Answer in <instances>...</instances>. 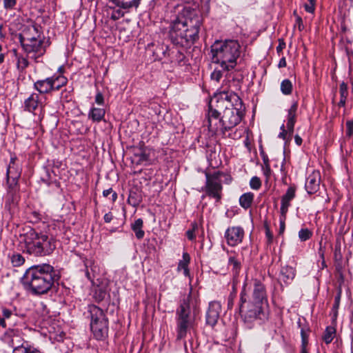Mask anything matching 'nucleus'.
<instances>
[{
	"instance_id": "1",
	"label": "nucleus",
	"mask_w": 353,
	"mask_h": 353,
	"mask_svg": "<svg viewBox=\"0 0 353 353\" xmlns=\"http://www.w3.org/2000/svg\"><path fill=\"white\" fill-rule=\"evenodd\" d=\"M241 99L234 92L222 91L214 95L208 105L207 114L209 131L225 136L236 126L243 116Z\"/></svg>"
},
{
	"instance_id": "2",
	"label": "nucleus",
	"mask_w": 353,
	"mask_h": 353,
	"mask_svg": "<svg viewBox=\"0 0 353 353\" xmlns=\"http://www.w3.org/2000/svg\"><path fill=\"white\" fill-rule=\"evenodd\" d=\"M201 25L202 17L198 12L185 7L171 21L169 38L174 45L190 46L199 39Z\"/></svg>"
},
{
	"instance_id": "3",
	"label": "nucleus",
	"mask_w": 353,
	"mask_h": 353,
	"mask_svg": "<svg viewBox=\"0 0 353 353\" xmlns=\"http://www.w3.org/2000/svg\"><path fill=\"white\" fill-rule=\"evenodd\" d=\"M247 283L243 285L240 294L239 310L245 323L260 321L263 323L268 319V301L264 284L258 279L253 281L251 294L247 292Z\"/></svg>"
},
{
	"instance_id": "4",
	"label": "nucleus",
	"mask_w": 353,
	"mask_h": 353,
	"mask_svg": "<svg viewBox=\"0 0 353 353\" xmlns=\"http://www.w3.org/2000/svg\"><path fill=\"white\" fill-rule=\"evenodd\" d=\"M59 279L54 267L43 263L32 265L25 272L21 278L24 289L32 294L41 295L48 293L55 281Z\"/></svg>"
},
{
	"instance_id": "5",
	"label": "nucleus",
	"mask_w": 353,
	"mask_h": 353,
	"mask_svg": "<svg viewBox=\"0 0 353 353\" xmlns=\"http://www.w3.org/2000/svg\"><path fill=\"white\" fill-rule=\"evenodd\" d=\"M212 61L219 64L225 71L233 70L241 53V46L237 40H216L211 46Z\"/></svg>"
},
{
	"instance_id": "6",
	"label": "nucleus",
	"mask_w": 353,
	"mask_h": 353,
	"mask_svg": "<svg viewBox=\"0 0 353 353\" xmlns=\"http://www.w3.org/2000/svg\"><path fill=\"white\" fill-rule=\"evenodd\" d=\"M199 305L198 294L193 293L191 289L189 294L183 299L176 311L177 339H182L186 336L188 329L194 322L195 316L199 313Z\"/></svg>"
},
{
	"instance_id": "7",
	"label": "nucleus",
	"mask_w": 353,
	"mask_h": 353,
	"mask_svg": "<svg viewBox=\"0 0 353 353\" xmlns=\"http://www.w3.org/2000/svg\"><path fill=\"white\" fill-rule=\"evenodd\" d=\"M24 251L36 256L50 254L56 248V241L52 235L30 230L23 236Z\"/></svg>"
},
{
	"instance_id": "8",
	"label": "nucleus",
	"mask_w": 353,
	"mask_h": 353,
	"mask_svg": "<svg viewBox=\"0 0 353 353\" xmlns=\"http://www.w3.org/2000/svg\"><path fill=\"white\" fill-rule=\"evenodd\" d=\"M88 312L90 318V329L97 340H103L108 334V319L103 310L99 307L91 304L88 306Z\"/></svg>"
},
{
	"instance_id": "9",
	"label": "nucleus",
	"mask_w": 353,
	"mask_h": 353,
	"mask_svg": "<svg viewBox=\"0 0 353 353\" xmlns=\"http://www.w3.org/2000/svg\"><path fill=\"white\" fill-rule=\"evenodd\" d=\"M223 173L216 171L213 173L205 172V185L203 188L206 194L215 199L216 202H220L222 198L223 186L221 177Z\"/></svg>"
},
{
	"instance_id": "10",
	"label": "nucleus",
	"mask_w": 353,
	"mask_h": 353,
	"mask_svg": "<svg viewBox=\"0 0 353 353\" xmlns=\"http://www.w3.org/2000/svg\"><path fill=\"white\" fill-rule=\"evenodd\" d=\"M23 50L30 59H33L35 62H39V59L46 52V48L43 46L42 39H37L30 41V43H21Z\"/></svg>"
},
{
	"instance_id": "11",
	"label": "nucleus",
	"mask_w": 353,
	"mask_h": 353,
	"mask_svg": "<svg viewBox=\"0 0 353 353\" xmlns=\"http://www.w3.org/2000/svg\"><path fill=\"white\" fill-rule=\"evenodd\" d=\"M119 8L113 10L111 14V19L117 21L124 16V12L121 9L130 10L131 8H137L140 5L141 0H110Z\"/></svg>"
},
{
	"instance_id": "12",
	"label": "nucleus",
	"mask_w": 353,
	"mask_h": 353,
	"mask_svg": "<svg viewBox=\"0 0 353 353\" xmlns=\"http://www.w3.org/2000/svg\"><path fill=\"white\" fill-rule=\"evenodd\" d=\"M41 38V32L39 26L37 24L29 25L23 29L21 33L19 35V40L20 43H30L34 39Z\"/></svg>"
},
{
	"instance_id": "13",
	"label": "nucleus",
	"mask_w": 353,
	"mask_h": 353,
	"mask_svg": "<svg viewBox=\"0 0 353 353\" xmlns=\"http://www.w3.org/2000/svg\"><path fill=\"white\" fill-rule=\"evenodd\" d=\"M244 231L241 227H232L228 228L225 233V238L230 246H235L242 241Z\"/></svg>"
},
{
	"instance_id": "14",
	"label": "nucleus",
	"mask_w": 353,
	"mask_h": 353,
	"mask_svg": "<svg viewBox=\"0 0 353 353\" xmlns=\"http://www.w3.org/2000/svg\"><path fill=\"white\" fill-rule=\"evenodd\" d=\"M221 305L218 301H211L206 312V323L214 327L219 319Z\"/></svg>"
},
{
	"instance_id": "15",
	"label": "nucleus",
	"mask_w": 353,
	"mask_h": 353,
	"mask_svg": "<svg viewBox=\"0 0 353 353\" xmlns=\"http://www.w3.org/2000/svg\"><path fill=\"white\" fill-rule=\"evenodd\" d=\"M10 343L13 347L12 353H41L37 348L29 345L24 340L15 341L14 339H12Z\"/></svg>"
},
{
	"instance_id": "16",
	"label": "nucleus",
	"mask_w": 353,
	"mask_h": 353,
	"mask_svg": "<svg viewBox=\"0 0 353 353\" xmlns=\"http://www.w3.org/2000/svg\"><path fill=\"white\" fill-rule=\"evenodd\" d=\"M320 181L321 175L319 171H314L309 174L305 184L307 192L310 194L316 192L319 188Z\"/></svg>"
},
{
	"instance_id": "17",
	"label": "nucleus",
	"mask_w": 353,
	"mask_h": 353,
	"mask_svg": "<svg viewBox=\"0 0 353 353\" xmlns=\"http://www.w3.org/2000/svg\"><path fill=\"white\" fill-rule=\"evenodd\" d=\"M20 199L19 192L15 190L7 192L5 197V209L8 210L10 214L14 213L17 208Z\"/></svg>"
},
{
	"instance_id": "18",
	"label": "nucleus",
	"mask_w": 353,
	"mask_h": 353,
	"mask_svg": "<svg viewBox=\"0 0 353 353\" xmlns=\"http://www.w3.org/2000/svg\"><path fill=\"white\" fill-rule=\"evenodd\" d=\"M296 188L290 186L288 188L285 194L281 197V214H287L288 208L290 206V201L295 197Z\"/></svg>"
},
{
	"instance_id": "19",
	"label": "nucleus",
	"mask_w": 353,
	"mask_h": 353,
	"mask_svg": "<svg viewBox=\"0 0 353 353\" xmlns=\"http://www.w3.org/2000/svg\"><path fill=\"white\" fill-rule=\"evenodd\" d=\"M52 86L50 77L38 80L33 85L34 89L37 90L39 94H48L53 92Z\"/></svg>"
},
{
	"instance_id": "20",
	"label": "nucleus",
	"mask_w": 353,
	"mask_h": 353,
	"mask_svg": "<svg viewBox=\"0 0 353 353\" xmlns=\"http://www.w3.org/2000/svg\"><path fill=\"white\" fill-rule=\"evenodd\" d=\"M14 58L16 59V66L19 73H23L26 69L29 66L30 62L28 61V57L24 56L17 52V50H12Z\"/></svg>"
},
{
	"instance_id": "21",
	"label": "nucleus",
	"mask_w": 353,
	"mask_h": 353,
	"mask_svg": "<svg viewBox=\"0 0 353 353\" xmlns=\"http://www.w3.org/2000/svg\"><path fill=\"white\" fill-rule=\"evenodd\" d=\"M41 104L39 94L32 93L24 101V110L30 112H34Z\"/></svg>"
},
{
	"instance_id": "22",
	"label": "nucleus",
	"mask_w": 353,
	"mask_h": 353,
	"mask_svg": "<svg viewBox=\"0 0 353 353\" xmlns=\"http://www.w3.org/2000/svg\"><path fill=\"white\" fill-rule=\"evenodd\" d=\"M296 274L295 270L290 266L282 267L280 272V280L286 284L291 283Z\"/></svg>"
},
{
	"instance_id": "23",
	"label": "nucleus",
	"mask_w": 353,
	"mask_h": 353,
	"mask_svg": "<svg viewBox=\"0 0 353 353\" xmlns=\"http://www.w3.org/2000/svg\"><path fill=\"white\" fill-rule=\"evenodd\" d=\"M21 176V169L15 165V158L12 157L6 172V179H19Z\"/></svg>"
},
{
	"instance_id": "24",
	"label": "nucleus",
	"mask_w": 353,
	"mask_h": 353,
	"mask_svg": "<svg viewBox=\"0 0 353 353\" xmlns=\"http://www.w3.org/2000/svg\"><path fill=\"white\" fill-rule=\"evenodd\" d=\"M105 110L103 108H92L88 113V118L93 122H100L104 119Z\"/></svg>"
},
{
	"instance_id": "25",
	"label": "nucleus",
	"mask_w": 353,
	"mask_h": 353,
	"mask_svg": "<svg viewBox=\"0 0 353 353\" xmlns=\"http://www.w3.org/2000/svg\"><path fill=\"white\" fill-rule=\"evenodd\" d=\"M51 83L53 91L59 90L61 88L65 85L68 83V79L63 75H53L50 77Z\"/></svg>"
},
{
	"instance_id": "26",
	"label": "nucleus",
	"mask_w": 353,
	"mask_h": 353,
	"mask_svg": "<svg viewBox=\"0 0 353 353\" xmlns=\"http://www.w3.org/2000/svg\"><path fill=\"white\" fill-rule=\"evenodd\" d=\"M143 221L139 218L134 221L131 224V229L135 233V236L138 239H141L145 235V232L143 230Z\"/></svg>"
},
{
	"instance_id": "27",
	"label": "nucleus",
	"mask_w": 353,
	"mask_h": 353,
	"mask_svg": "<svg viewBox=\"0 0 353 353\" xmlns=\"http://www.w3.org/2000/svg\"><path fill=\"white\" fill-rule=\"evenodd\" d=\"M150 161L149 154L145 149H139L137 152L134 153L133 161L137 164H143Z\"/></svg>"
},
{
	"instance_id": "28",
	"label": "nucleus",
	"mask_w": 353,
	"mask_h": 353,
	"mask_svg": "<svg viewBox=\"0 0 353 353\" xmlns=\"http://www.w3.org/2000/svg\"><path fill=\"white\" fill-rule=\"evenodd\" d=\"M254 196V195L252 192H246L243 194L239 198L240 205L244 209L249 208L252 205Z\"/></svg>"
},
{
	"instance_id": "29",
	"label": "nucleus",
	"mask_w": 353,
	"mask_h": 353,
	"mask_svg": "<svg viewBox=\"0 0 353 353\" xmlns=\"http://www.w3.org/2000/svg\"><path fill=\"white\" fill-rule=\"evenodd\" d=\"M190 255L187 252H184L183 254V260L180 261L178 264L177 270L180 271L181 270H183V274L185 276H189V269L188 264L190 263Z\"/></svg>"
},
{
	"instance_id": "30",
	"label": "nucleus",
	"mask_w": 353,
	"mask_h": 353,
	"mask_svg": "<svg viewBox=\"0 0 353 353\" xmlns=\"http://www.w3.org/2000/svg\"><path fill=\"white\" fill-rule=\"evenodd\" d=\"M298 109L297 102H294L288 112L287 124H294L296 121V112Z\"/></svg>"
},
{
	"instance_id": "31",
	"label": "nucleus",
	"mask_w": 353,
	"mask_h": 353,
	"mask_svg": "<svg viewBox=\"0 0 353 353\" xmlns=\"http://www.w3.org/2000/svg\"><path fill=\"white\" fill-rule=\"evenodd\" d=\"M228 265L232 268L234 277L238 276L241 270V262L234 256H230L228 260Z\"/></svg>"
},
{
	"instance_id": "32",
	"label": "nucleus",
	"mask_w": 353,
	"mask_h": 353,
	"mask_svg": "<svg viewBox=\"0 0 353 353\" xmlns=\"http://www.w3.org/2000/svg\"><path fill=\"white\" fill-rule=\"evenodd\" d=\"M335 334L336 330L334 327L331 326L327 327L323 335V340L326 344H329L332 341Z\"/></svg>"
},
{
	"instance_id": "33",
	"label": "nucleus",
	"mask_w": 353,
	"mask_h": 353,
	"mask_svg": "<svg viewBox=\"0 0 353 353\" xmlns=\"http://www.w3.org/2000/svg\"><path fill=\"white\" fill-rule=\"evenodd\" d=\"M292 83L289 79H284L281 83V91L285 95H289L292 92Z\"/></svg>"
},
{
	"instance_id": "34",
	"label": "nucleus",
	"mask_w": 353,
	"mask_h": 353,
	"mask_svg": "<svg viewBox=\"0 0 353 353\" xmlns=\"http://www.w3.org/2000/svg\"><path fill=\"white\" fill-rule=\"evenodd\" d=\"M312 232L308 228H301L299 232V238L301 241H306L312 236Z\"/></svg>"
},
{
	"instance_id": "35",
	"label": "nucleus",
	"mask_w": 353,
	"mask_h": 353,
	"mask_svg": "<svg viewBox=\"0 0 353 353\" xmlns=\"http://www.w3.org/2000/svg\"><path fill=\"white\" fill-rule=\"evenodd\" d=\"M25 262V259L20 254H14L11 256V263L14 267H19Z\"/></svg>"
},
{
	"instance_id": "36",
	"label": "nucleus",
	"mask_w": 353,
	"mask_h": 353,
	"mask_svg": "<svg viewBox=\"0 0 353 353\" xmlns=\"http://www.w3.org/2000/svg\"><path fill=\"white\" fill-rule=\"evenodd\" d=\"M42 215L37 211H31L28 213L27 218L30 222L35 223L41 219Z\"/></svg>"
},
{
	"instance_id": "37",
	"label": "nucleus",
	"mask_w": 353,
	"mask_h": 353,
	"mask_svg": "<svg viewBox=\"0 0 353 353\" xmlns=\"http://www.w3.org/2000/svg\"><path fill=\"white\" fill-rule=\"evenodd\" d=\"M19 179H14L13 178H10V179H7L8 183V190L7 192H11L12 190H15L16 192H19V188L18 184Z\"/></svg>"
},
{
	"instance_id": "38",
	"label": "nucleus",
	"mask_w": 353,
	"mask_h": 353,
	"mask_svg": "<svg viewBox=\"0 0 353 353\" xmlns=\"http://www.w3.org/2000/svg\"><path fill=\"white\" fill-rule=\"evenodd\" d=\"M236 296V284L234 281L232 283V290L230 292L228 299V308H232L234 305V299Z\"/></svg>"
},
{
	"instance_id": "39",
	"label": "nucleus",
	"mask_w": 353,
	"mask_h": 353,
	"mask_svg": "<svg viewBox=\"0 0 353 353\" xmlns=\"http://www.w3.org/2000/svg\"><path fill=\"white\" fill-rule=\"evenodd\" d=\"M250 188L253 190H259L261 186V182L259 177L253 176L250 181Z\"/></svg>"
},
{
	"instance_id": "40",
	"label": "nucleus",
	"mask_w": 353,
	"mask_h": 353,
	"mask_svg": "<svg viewBox=\"0 0 353 353\" xmlns=\"http://www.w3.org/2000/svg\"><path fill=\"white\" fill-rule=\"evenodd\" d=\"M198 224L196 222L192 223V229L186 232V236L189 240L193 241L195 239L194 232L198 229Z\"/></svg>"
},
{
	"instance_id": "41",
	"label": "nucleus",
	"mask_w": 353,
	"mask_h": 353,
	"mask_svg": "<svg viewBox=\"0 0 353 353\" xmlns=\"http://www.w3.org/2000/svg\"><path fill=\"white\" fill-rule=\"evenodd\" d=\"M223 72L225 71L223 70L221 68V69L216 68L211 74V79L216 81H219L223 76Z\"/></svg>"
},
{
	"instance_id": "42",
	"label": "nucleus",
	"mask_w": 353,
	"mask_h": 353,
	"mask_svg": "<svg viewBox=\"0 0 353 353\" xmlns=\"http://www.w3.org/2000/svg\"><path fill=\"white\" fill-rule=\"evenodd\" d=\"M3 8L6 10H12L15 8L17 5V0H3Z\"/></svg>"
},
{
	"instance_id": "43",
	"label": "nucleus",
	"mask_w": 353,
	"mask_h": 353,
	"mask_svg": "<svg viewBox=\"0 0 353 353\" xmlns=\"http://www.w3.org/2000/svg\"><path fill=\"white\" fill-rule=\"evenodd\" d=\"M339 92H340L341 98L347 99V95H348L347 83H345V82H343L341 83L340 87H339Z\"/></svg>"
},
{
	"instance_id": "44",
	"label": "nucleus",
	"mask_w": 353,
	"mask_h": 353,
	"mask_svg": "<svg viewBox=\"0 0 353 353\" xmlns=\"http://www.w3.org/2000/svg\"><path fill=\"white\" fill-rule=\"evenodd\" d=\"M84 263H85V276L88 279H91L90 273L89 272V268H90L91 270H93L92 265H93L94 263L92 260H86Z\"/></svg>"
},
{
	"instance_id": "45",
	"label": "nucleus",
	"mask_w": 353,
	"mask_h": 353,
	"mask_svg": "<svg viewBox=\"0 0 353 353\" xmlns=\"http://www.w3.org/2000/svg\"><path fill=\"white\" fill-rule=\"evenodd\" d=\"M309 1L308 3H305L304 5V8L306 12L309 13H314L315 10V0H307Z\"/></svg>"
},
{
	"instance_id": "46",
	"label": "nucleus",
	"mask_w": 353,
	"mask_h": 353,
	"mask_svg": "<svg viewBox=\"0 0 353 353\" xmlns=\"http://www.w3.org/2000/svg\"><path fill=\"white\" fill-rule=\"evenodd\" d=\"M301 345H307V343H308L307 330H305L304 328H301Z\"/></svg>"
},
{
	"instance_id": "47",
	"label": "nucleus",
	"mask_w": 353,
	"mask_h": 353,
	"mask_svg": "<svg viewBox=\"0 0 353 353\" xmlns=\"http://www.w3.org/2000/svg\"><path fill=\"white\" fill-rule=\"evenodd\" d=\"M263 161H264L265 166L263 167V174L266 176V179L268 181L269 176L271 174V169H270V165L268 163V160L264 159Z\"/></svg>"
},
{
	"instance_id": "48",
	"label": "nucleus",
	"mask_w": 353,
	"mask_h": 353,
	"mask_svg": "<svg viewBox=\"0 0 353 353\" xmlns=\"http://www.w3.org/2000/svg\"><path fill=\"white\" fill-rule=\"evenodd\" d=\"M112 193V201L114 202L117 199V194L115 192H113L112 188H109L108 190H105L103 192V195L105 197H108Z\"/></svg>"
},
{
	"instance_id": "49",
	"label": "nucleus",
	"mask_w": 353,
	"mask_h": 353,
	"mask_svg": "<svg viewBox=\"0 0 353 353\" xmlns=\"http://www.w3.org/2000/svg\"><path fill=\"white\" fill-rule=\"evenodd\" d=\"M353 135V121L346 122V136L351 137Z\"/></svg>"
},
{
	"instance_id": "50",
	"label": "nucleus",
	"mask_w": 353,
	"mask_h": 353,
	"mask_svg": "<svg viewBox=\"0 0 353 353\" xmlns=\"http://www.w3.org/2000/svg\"><path fill=\"white\" fill-rule=\"evenodd\" d=\"M11 336V340L14 339L15 341H19L21 340H23L20 336V332L18 330H12L10 331L9 333Z\"/></svg>"
},
{
	"instance_id": "51",
	"label": "nucleus",
	"mask_w": 353,
	"mask_h": 353,
	"mask_svg": "<svg viewBox=\"0 0 353 353\" xmlns=\"http://www.w3.org/2000/svg\"><path fill=\"white\" fill-rule=\"evenodd\" d=\"M1 310H2V315H3L2 319H4L5 321H6V319H10L14 314L13 312L11 310L8 309L6 307H3L1 308Z\"/></svg>"
},
{
	"instance_id": "52",
	"label": "nucleus",
	"mask_w": 353,
	"mask_h": 353,
	"mask_svg": "<svg viewBox=\"0 0 353 353\" xmlns=\"http://www.w3.org/2000/svg\"><path fill=\"white\" fill-rule=\"evenodd\" d=\"M288 139L287 141H290L292 139V134L294 133V124H286Z\"/></svg>"
},
{
	"instance_id": "53",
	"label": "nucleus",
	"mask_w": 353,
	"mask_h": 353,
	"mask_svg": "<svg viewBox=\"0 0 353 353\" xmlns=\"http://www.w3.org/2000/svg\"><path fill=\"white\" fill-rule=\"evenodd\" d=\"M105 294V292L100 289L95 292L94 298L97 301L100 302L104 299Z\"/></svg>"
},
{
	"instance_id": "54",
	"label": "nucleus",
	"mask_w": 353,
	"mask_h": 353,
	"mask_svg": "<svg viewBox=\"0 0 353 353\" xmlns=\"http://www.w3.org/2000/svg\"><path fill=\"white\" fill-rule=\"evenodd\" d=\"M286 219V214H281L280 217V228H279V233L282 234L285 230V221Z\"/></svg>"
},
{
	"instance_id": "55",
	"label": "nucleus",
	"mask_w": 353,
	"mask_h": 353,
	"mask_svg": "<svg viewBox=\"0 0 353 353\" xmlns=\"http://www.w3.org/2000/svg\"><path fill=\"white\" fill-rule=\"evenodd\" d=\"M95 102L100 105L104 104V98L101 92H98L95 96Z\"/></svg>"
},
{
	"instance_id": "56",
	"label": "nucleus",
	"mask_w": 353,
	"mask_h": 353,
	"mask_svg": "<svg viewBox=\"0 0 353 353\" xmlns=\"http://www.w3.org/2000/svg\"><path fill=\"white\" fill-rule=\"evenodd\" d=\"M134 194H135V193H130L128 200L130 202H131V201L132 202V205L133 206H137L139 204L141 200L135 199Z\"/></svg>"
},
{
	"instance_id": "57",
	"label": "nucleus",
	"mask_w": 353,
	"mask_h": 353,
	"mask_svg": "<svg viewBox=\"0 0 353 353\" xmlns=\"http://www.w3.org/2000/svg\"><path fill=\"white\" fill-rule=\"evenodd\" d=\"M279 43L278 45V46L276 47V52H277V53L279 54L285 48V43L284 42V41L283 39H279Z\"/></svg>"
},
{
	"instance_id": "58",
	"label": "nucleus",
	"mask_w": 353,
	"mask_h": 353,
	"mask_svg": "<svg viewBox=\"0 0 353 353\" xmlns=\"http://www.w3.org/2000/svg\"><path fill=\"white\" fill-rule=\"evenodd\" d=\"M265 234H266V236H267V239H268V242L269 243H271L272 240H273V235L271 233V232H270V229L268 228H266Z\"/></svg>"
},
{
	"instance_id": "59",
	"label": "nucleus",
	"mask_w": 353,
	"mask_h": 353,
	"mask_svg": "<svg viewBox=\"0 0 353 353\" xmlns=\"http://www.w3.org/2000/svg\"><path fill=\"white\" fill-rule=\"evenodd\" d=\"M278 137L284 140L285 141V143H290V141H287V139L288 137V134H287V132H281L279 134Z\"/></svg>"
},
{
	"instance_id": "60",
	"label": "nucleus",
	"mask_w": 353,
	"mask_h": 353,
	"mask_svg": "<svg viewBox=\"0 0 353 353\" xmlns=\"http://www.w3.org/2000/svg\"><path fill=\"white\" fill-rule=\"evenodd\" d=\"M103 219L105 223H110L113 219V215L111 212L106 213Z\"/></svg>"
},
{
	"instance_id": "61",
	"label": "nucleus",
	"mask_w": 353,
	"mask_h": 353,
	"mask_svg": "<svg viewBox=\"0 0 353 353\" xmlns=\"http://www.w3.org/2000/svg\"><path fill=\"white\" fill-rule=\"evenodd\" d=\"M286 66V60L285 57H282L278 64L279 68H284Z\"/></svg>"
},
{
	"instance_id": "62",
	"label": "nucleus",
	"mask_w": 353,
	"mask_h": 353,
	"mask_svg": "<svg viewBox=\"0 0 353 353\" xmlns=\"http://www.w3.org/2000/svg\"><path fill=\"white\" fill-rule=\"evenodd\" d=\"M296 22L299 26V28L301 30V26H303V20L299 15H297L296 17Z\"/></svg>"
},
{
	"instance_id": "63",
	"label": "nucleus",
	"mask_w": 353,
	"mask_h": 353,
	"mask_svg": "<svg viewBox=\"0 0 353 353\" xmlns=\"http://www.w3.org/2000/svg\"><path fill=\"white\" fill-rule=\"evenodd\" d=\"M294 141H295V143L298 145H301L302 144V142H303V140H302L301 137L299 135H298V134H296L294 136Z\"/></svg>"
},
{
	"instance_id": "64",
	"label": "nucleus",
	"mask_w": 353,
	"mask_h": 353,
	"mask_svg": "<svg viewBox=\"0 0 353 353\" xmlns=\"http://www.w3.org/2000/svg\"><path fill=\"white\" fill-rule=\"evenodd\" d=\"M3 48L2 46L0 45V64L3 63L5 59V54L2 52Z\"/></svg>"
}]
</instances>
